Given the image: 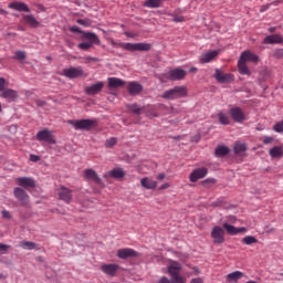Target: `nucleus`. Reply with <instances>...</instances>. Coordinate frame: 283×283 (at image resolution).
<instances>
[{
	"label": "nucleus",
	"instance_id": "nucleus-18",
	"mask_svg": "<svg viewBox=\"0 0 283 283\" xmlns=\"http://www.w3.org/2000/svg\"><path fill=\"white\" fill-rule=\"evenodd\" d=\"M17 182L24 189H34L36 187V182L30 177H20L17 179Z\"/></svg>",
	"mask_w": 283,
	"mask_h": 283
},
{
	"label": "nucleus",
	"instance_id": "nucleus-64",
	"mask_svg": "<svg viewBox=\"0 0 283 283\" xmlns=\"http://www.w3.org/2000/svg\"><path fill=\"white\" fill-rule=\"evenodd\" d=\"M126 36H134V34L129 33V32H126L125 33Z\"/></svg>",
	"mask_w": 283,
	"mask_h": 283
},
{
	"label": "nucleus",
	"instance_id": "nucleus-56",
	"mask_svg": "<svg viewBox=\"0 0 283 283\" xmlns=\"http://www.w3.org/2000/svg\"><path fill=\"white\" fill-rule=\"evenodd\" d=\"M158 283H171V281H170L168 277L163 276V277L158 281Z\"/></svg>",
	"mask_w": 283,
	"mask_h": 283
},
{
	"label": "nucleus",
	"instance_id": "nucleus-17",
	"mask_svg": "<svg viewBox=\"0 0 283 283\" xmlns=\"http://www.w3.org/2000/svg\"><path fill=\"white\" fill-rule=\"evenodd\" d=\"M0 96L1 98H6L8 103H14L19 98V93L12 88H4Z\"/></svg>",
	"mask_w": 283,
	"mask_h": 283
},
{
	"label": "nucleus",
	"instance_id": "nucleus-61",
	"mask_svg": "<svg viewBox=\"0 0 283 283\" xmlns=\"http://www.w3.org/2000/svg\"><path fill=\"white\" fill-rule=\"evenodd\" d=\"M157 180H165V174L161 172L157 176Z\"/></svg>",
	"mask_w": 283,
	"mask_h": 283
},
{
	"label": "nucleus",
	"instance_id": "nucleus-42",
	"mask_svg": "<svg viewBox=\"0 0 283 283\" xmlns=\"http://www.w3.org/2000/svg\"><path fill=\"white\" fill-rule=\"evenodd\" d=\"M117 143H118V139L116 137H111V138L106 139L105 147L107 149H112V147H114Z\"/></svg>",
	"mask_w": 283,
	"mask_h": 283
},
{
	"label": "nucleus",
	"instance_id": "nucleus-26",
	"mask_svg": "<svg viewBox=\"0 0 283 283\" xmlns=\"http://www.w3.org/2000/svg\"><path fill=\"white\" fill-rule=\"evenodd\" d=\"M143 92V86L138 82H130L128 84V93L132 96H136V94H140Z\"/></svg>",
	"mask_w": 283,
	"mask_h": 283
},
{
	"label": "nucleus",
	"instance_id": "nucleus-12",
	"mask_svg": "<svg viewBox=\"0 0 283 283\" xmlns=\"http://www.w3.org/2000/svg\"><path fill=\"white\" fill-rule=\"evenodd\" d=\"M214 78L218 83H233L235 76L231 73H223L221 70L216 69Z\"/></svg>",
	"mask_w": 283,
	"mask_h": 283
},
{
	"label": "nucleus",
	"instance_id": "nucleus-44",
	"mask_svg": "<svg viewBox=\"0 0 283 283\" xmlns=\"http://www.w3.org/2000/svg\"><path fill=\"white\" fill-rule=\"evenodd\" d=\"M273 130L276 132V134H283V120L276 123L273 126Z\"/></svg>",
	"mask_w": 283,
	"mask_h": 283
},
{
	"label": "nucleus",
	"instance_id": "nucleus-63",
	"mask_svg": "<svg viewBox=\"0 0 283 283\" xmlns=\"http://www.w3.org/2000/svg\"><path fill=\"white\" fill-rule=\"evenodd\" d=\"M280 4V1H274L271 3V6H279Z\"/></svg>",
	"mask_w": 283,
	"mask_h": 283
},
{
	"label": "nucleus",
	"instance_id": "nucleus-3",
	"mask_svg": "<svg viewBox=\"0 0 283 283\" xmlns=\"http://www.w3.org/2000/svg\"><path fill=\"white\" fill-rule=\"evenodd\" d=\"M82 39H85L87 42H81L77 45V48L80 50H83L84 52H87V50L94 48V45H101V39L94 32L83 33V38Z\"/></svg>",
	"mask_w": 283,
	"mask_h": 283
},
{
	"label": "nucleus",
	"instance_id": "nucleus-5",
	"mask_svg": "<svg viewBox=\"0 0 283 283\" xmlns=\"http://www.w3.org/2000/svg\"><path fill=\"white\" fill-rule=\"evenodd\" d=\"M36 140L49 143V145H56V139H54V134L52 130L44 128L36 133Z\"/></svg>",
	"mask_w": 283,
	"mask_h": 283
},
{
	"label": "nucleus",
	"instance_id": "nucleus-25",
	"mask_svg": "<svg viewBox=\"0 0 283 283\" xmlns=\"http://www.w3.org/2000/svg\"><path fill=\"white\" fill-rule=\"evenodd\" d=\"M140 185L144 189H156V187H158V181L145 177L140 179Z\"/></svg>",
	"mask_w": 283,
	"mask_h": 283
},
{
	"label": "nucleus",
	"instance_id": "nucleus-8",
	"mask_svg": "<svg viewBox=\"0 0 283 283\" xmlns=\"http://www.w3.org/2000/svg\"><path fill=\"white\" fill-rule=\"evenodd\" d=\"M83 74H85V72L83 71V67L78 66V67H70V69H64L63 70V76H65L66 78H81V76H83Z\"/></svg>",
	"mask_w": 283,
	"mask_h": 283
},
{
	"label": "nucleus",
	"instance_id": "nucleus-53",
	"mask_svg": "<svg viewBox=\"0 0 283 283\" xmlns=\"http://www.w3.org/2000/svg\"><path fill=\"white\" fill-rule=\"evenodd\" d=\"M85 61H86L85 63H96V61H98V59L92 57V56H86Z\"/></svg>",
	"mask_w": 283,
	"mask_h": 283
},
{
	"label": "nucleus",
	"instance_id": "nucleus-32",
	"mask_svg": "<svg viewBox=\"0 0 283 283\" xmlns=\"http://www.w3.org/2000/svg\"><path fill=\"white\" fill-rule=\"evenodd\" d=\"M238 67H239L240 74H243L247 76L251 75V71H249V67L247 66V62L244 60H241V57L238 61Z\"/></svg>",
	"mask_w": 283,
	"mask_h": 283
},
{
	"label": "nucleus",
	"instance_id": "nucleus-10",
	"mask_svg": "<svg viewBox=\"0 0 283 283\" xmlns=\"http://www.w3.org/2000/svg\"><path fill=\"white\" fill-rule=\"evenodd\" d=\"M101 271H103L105 275H108V277H116V273L120 271V265L116 263L102 264Z\"/></svg>",
	"mask_w": 283,
	"mask_h": 283
},
{
	"label": "nucleus",
	"instance_id": "nucleus-33",
	"mask_svg": "<svg viewBox=\"0 0 283 283\" xmlns=\"http://www.w3.org/2000/svg\"><path fill=\"white\" fill-rule=\"evenodd\" d=\"M271 158H282L283 148L280 146H275L269 150Z\"/></svg>",
	"mask_w": 283,
	"mask_h": 283
},
{
	"label": "nucleus",
	"instance_id": "nucleus-2",
	"mask_svg": "<svg viewBox=\"0 0 283 283\" xmlns=\"http://www.w3.org/2000/svg\"><path fill=\"white\" fill-rule=\"evenodd\" d=\"M187 96V86H175L163 93L161 98L166 101H176L178 98H185Z\"/></svg>",
	"mask_w": 283,
	"mask_h": 283
},
{
	"label": "nucleus",
	"instance_id": "nucleus-1",
	"mask_svg": "<svg viewBox=\"0 0 283 283\" xmlns=\"http://www.w3.org/2000/svg\"><path fill=\"white\" fill-rule=\"evenodd\" d=\"M111 45L114 48H122V50H127L128 52H149L151 50V44L149 43H129V42H116L111 41Z\"/></svg>",
	"mask_w": 283,
	"mask_h": 283
},
{
	"label": "nucleus",
	"instance_id": "nucleus-43",
	"mask_svg": "<svg viewBox=\"0 0 283 283\" xmlns=\"http://www.w3.org/2000/svg\"><path fill=\"white\" fill-rule=\"evenodd\" d=\"M76 23H78V25H84V28H90V25H92V20H90V19H77Z\"/></svg>",
	"mask_w": 283,
	"mask_h": 283
},
{
	"label": "nucleus",
	"instance_id": "nucleus-7",
	"mask_svg": "<svg viewBox=\"0 0 283 283\" xmlns=\"http://www.w3.org/2000/svg\"><path fill=\"white\" fill-rule=\"evenodd\" d=\"M187 76V71L181 69H174L165 74V78L168 81H182Z\"/></svg>",
	"mask_w": 283,
	"mask_h": 283
},
{
	"label": "nucleus",
	"instance_id": "nucleus-13",
	"mask_svg": "<svg viewBox=\"0 0 283 283\" xmlns=\"http://www.w3.org/2000/svg\"><path fill=\"white\" fill-rule=\"evenodd\" d=\"M57 196L59 200H63V202H65L66 205H70L72 202V199L74 198V196L72 195V190L63 186L57 189Z\"/></svg>",
	"mask_w": 283,
	"mask_h": 283
},
{
	"label": "nucleus",
	"instance_id": "nucleus-29",
	"mask_svg": "<svg viewBox=\"0 0 283 283\" xmlns=\"http://www.w3.org/2000/svg\"><path fill=\"white\" fill-rule=\"evenodd\" d=\"M125 85V81L118 77H108V87L116 90L118 87H123Z\"/></svg>",
	"mask_w": 283,
	"mask_h": 283
},
{
	"label": "nucleus",
	"instance_id": "nucleus-46",
	"mask_svg": "<svg viewBox=\"0 0 283 283\" xmlns=\"http://www.w3.org/2000/svg\"><path fill=\"white\" fill-rule=\"evenodd\" d=\"M70 32H75L76 34H82V36H83V33H86L85 31L81 30V28H78L76 25L71 27Z\"/></svg>",
	"mask_w": 283,
	"mask_h": 283
},
{
	"label": "nucleus",
	"instance_id": "nucleus-49",
	"mask_svg": "<svg viewBox=\"0 0 283 283\" xmlns=\"http://www.w3.org/2000/svg\"><path fill=\"white\" fill-rule=\"evenodd\" d=\"M2 218L10 220V218H12V214L8 210H2Z\"/></svg>",
	"mask_w": 283,
	"mask_h": 283
},
{
	"label": "nucleus",
	"instance_id": "nucleus-59",
	"mask_svg": "<svg viewBox=\"0 0 283 283\" xmlns=\"http://www.w3.org/2000/svg\"><path fill=\"white\" fill-rule=\"evenodd\" d=\"M169 184H163L160 187H159V191H163V190H165V189H169Z\"/></svg>",
	"mask_w": 283,
	"mask_h": 283
},
{
	"label": "nucleus",
	"instance_id": "nucleus-55",
	"mask_svg": "<svg viewBox=\"0 0 283 283\" xmlns=\"http://www.w3.org/2000/svg\"><path fill=\"white\" fill-rule=\"evenodd\" d=\"M211 207H222V199H219L211 203Z\"/></svg>",
	"mask_w": 283,
	"mask_h": 283
},
{
	"label": "nucleus",
	"instance_id": "nucleus-28",
	"mask_svg": "<svg viewBox=\"0 0 283 283\" xmlns=\"http://www.w3.org/2000/svg\"><path fill=\"white\" fill-rule=\"evenodd\" d=\"M242 277H244V273L241 271H234L227 275V282L237 283L239 280H242Z\"/></svg>",
	"mask_w": 283,
	"mask_h": 283
},
{
	"label": "nucleus",
	"instance_id": "nucleus-47",
	"mask_svg": "<svg viewBox=\"0 0 283 283\" xmlns=\"http://www.w3.org/2000/svg\"><path fill=\"white\" fill-rule=\"evenodd\" d=\"M172 21H175V23H182V21H185V17L172 14Z\"/></svg>",
	"mask_w": 283,
	"mask_h": 283
},
{
	"label": "nucleus",
	"instance_id": "nucleus-40",
	"mask_svg": "<svg viewBox=\"0 0 283 283\" xmlns=\"http://www.w3.org/2000/svg\"><path fill=\"white\" fill-rule=\"evenodd\" d=\"M22 249H28L29 251H33V249H36V243L32 241H23L21 243Z\"/></svg>",
	"mask_w": 283,
	"mask_h": 283
},
{
	"label": "nucleus",
	"instance_id": "nucleus-50",
	"mask_svg": "<svg viewBox=\"0 0 283 283\" xmlns=\"http://www.w3.org/2000/svg\"><path fill=\"white\" fill-rule=\"evenodd\" d=\"M6 90V78L0 77V92Z\"/></svg>",
	"mask_w": 283,
	"mask_h": 283
},
{
	"label": "nucleus",
	"instance_id": "nucleus-58",
	"mask_svg": "<svg viewBox=\"0 0 283 283\" xmlns=\"http://www.w3.org/2000/svg\"><path fill=\"white\" fill-rule=\"evenodd\" d=\"M269 8H271V4H264L261 7L260 12H266V10H269Z\"/></svg>",
	"mask_w": 283,
	"mask_h": 283
},
{
	"label": "nucleus",
	"instance_id": "nucleus-4",
	"mask_svg": "<svg viewBox=\"0 0 283 283\" xmlns=\"http://www.w3.org/2000/svg\"><path fill=\"white\" fill-rule=\"evenodd\" d=\"M69 125H72L74 129H81L84 132H90L93 127H96V119H70Z\"/></svg>",
	"mask_w": 283,
	"mask_h": 283
},
{
	"label": "nucleus",
	"instance_id": "nucleus-45",
	"mask_svg": "<svg viewBox=\"0 0 283 283\" xmlns=\"http://www.w3.org/2000/svg\"><path fill=\"white\" fill-rule=\"evenodd\" d=\"M172 283H187L180 274H177L175 276H171Z\"/></svg>",
	"mask_w": 283,
	"mask_h": 283
},
{
	"label": "nucleus",
	"instance_id": "nucleus-16",
	"mask_svg": "<svg viewBox=\"0 0 283 283\" xmlns=\"http://www.w3.org/2000/svg\"><path fill=\"white\" fill-rule=\"evenodd\" d=\"M209 170L206 167L197 168L190 174V182H198V180L205 178Z\"/></svg>",
	"mask_w": 283,
	"mask_h": 283
},
{
	"label": "nucleus",
	"instance_id": "nucleus-35",
	"mask_svg": "<svg viewBox=\"0 0 283 283\" xmlns=\"http://www.w3.org/2000/svg\"><path fill=\"white\" fill-rule=\"evenodd\" d=\"M233 149H234V154H237V155L244 154V151L247 150V144L237 142L234 144Z\"/></svg>",
	"mask_w": 283,
	"mask_h": 283
},
{
	"label": "nucleus",
	"instance_id": "nucleus-57",
	"mask_svg": "<svg viewBox=\"0 0 283 283\" xmlns=\"http://www.w3.org/2000/svg\"><path fill=\"white\" fill-rule=\"evenodd\" d=\"M275 56H277L279 59H282L283 57V49L275 51Z\"/></svg>",
	"mask_w": 283,
	"mask_h": 283
},
{
	"label": "nucleus",
	"instance_id": "nucleus-14",
	"mask_svg": "<svg viewBox=\"0 0 283 283\" xmlns=\"http://www.w3.org/2000/svg\"><path fill=\"white\" fill-rule=\"evenodd\" d=\"M138 256H139L138 252H136V250L132 248H124L117 251V258H119V260H127V258H138Z\"/></svg>",
	"mask_w": 283,
	"mask_h": 283
},
{
	"label": "nucleus",
	"instance_id": "nucleus-39",
	"mask_svg": "<svg viewBox=\"0 0 283 283\" xmlns=\"http://www.w3.org/2000/svg\"><path fill=\"white\" fill-rule=\"evenodd\" d=\"M242 242L243 244H248V245H251V244H258V240L253 235H247L242 239Z\"/></svg>",
	"mask_w": 283,
	"mask_h": 283
},
{
	"label": "nucleus",
	"instance_id": "nucleus-37",
	"mask_svg": "<svg viewBox=\"0 0 283 283\" xmlns=\"http://www.w3.org/2000/svg\"><path fill=\"white\" fill-rule=\"evenodd\" d=\"M229 154V147L227 146H219L216 148V156L222 157L228 156Z\"/></svg>",
	"mask_w": 283,
	"mask_h": 283
},
{
	"label": "nucleus",
	"instance_id": "nucleus-51",
	"mask_svg": "<svg viewBox=\"0 0 283 283\" xmlns=\"http://www.w3.org/2000/svg\"><path fill=\"white\" fill-rule=\"evenodd\" d=\"M31 163H39L41 160V157L39 155H30Z\"/></svg>",
	"mask_w": 283,
	"mask_h": 283
},
{
	"label": "nucleus",
	"instance_id": "nucleus-27",
	"mask_svg": "<svg viewBox=\"0 0 283 283\" xmlns=\"http://www.w3.org/2000/svg\"><path fill=\"white\" fill-rule=\"evenodd\" d=\"M181 270H182V266L178 262H172V264L168 266V273H169L170 277L180 275Z\"/></svg>",
	"mask_w": 283,
	"mask_h": 283
},
{
	"label": "nucleus",
	"instance_id": "nucleus-52",
	"mask_svg": "<svg viewBox=\"0 0 283 283\" xmlns=\"http://www.w3.org/2000/svg\"><path fill=\"white\" fill-rule=\"evenodd\" d=\"M35 105H38V107H45L46 103L43 99H35Z\"/></svg>",
	"mask_w": 283,
	"mask_h": 283
},
{
	"label": "nucleus",
	"instance_id": "nucleus-23",
	"mask_svg": "<svg viewBox=\"0 0 283 283\" xmlns=\"http://www.w3.org/2000/svg\"><path fill=\"white\" fill-rule=\"evenodd\" d=\"M223 229H226L227 233L229 235H238V233H244L247 231V228H235L234 226H231L229 223H223Z\"/></svg>",
	"mask_w": 283,
	"mask_h": 283
},
{
	"label": "nucleus",
	"instance_id": "nucleus-54",
	"mask_svg": "<svg viewBox=\"0 0 283 283\" xmlns=\"http://www.w3.org/2000/svg\"><path fill=\"white\" fill-rule=\"evenodd\" d=\"M8 249H10V245L0 243V251H3L4 253H8Z\"/></svg>",
	"mask_w": 283,
	"mask_h": 283
},
{
	"label": "nucleus",
	"instance_id": "nucleus-9",
	"mask_svg": "<svg viewBox=\"0 0 283 283\" xmlns=\"http://www.w3.org/2000/svg\"><path fill=\"white\" fill-rule=\"evenodd\" d=\"M229 114L234 123H244L247 120V115H244V112L239 106L232 107Z\"/></svg>",
	"mask_w": 283,
	"mask_h": 283
},
{
	"label": "nucleus",
	"instance_id": "nucleus-60",
	"mask_svg": "<svg viewBox=\"0 0 283 283\" xmlns=\"http://www.w3.org/2000/svg\"><path fill=\"white\" fill-rule=\"evenodd\" d=\"M190 283H203L202 279L198 277V279H192Z\"/></svg>",
	"mask_w": 283,
	"mask_h": 283
},
{
	"label": "nucleus",
	"instance_id": "nucleus-34",
	"mask_svg": "<svg viewBox=\"0 0 283 283\" xmlns=\"http://www.w3.org/2000/svg\"><path fill=\"white\" fill-rule=\"evenodd\" d=\"M217 117L220 125H231V119L229 118V115H227V113L219 112Z\"/></svg>",
	"mask_w": 283,
	"mask_h": 283
},
{
	"label": "nucleus",
	"instance_id": "nucleus-38",
	"mask_svg": "<svg viewBox=\"0 0 283 283\" xmlns=\"http://www.w3.org/2000/svg\"><path fill=\"white\" fill-rule=\"evenodd\" d=\"M144 6L146 8H160V0H146Z\"/></svg>",
	"mask_w": 283,
	"mask_h": 283
},
{
	"label": "nucleus",
	"instance_id": "nucleus-31",
	"mask_svg": "<svg viewBox=\"0 0 283 283\" xmlns=\"http://www.w3.org/2000/svg\"><path fill=\"white\" fill-rule=\"evenodd\" d=\"M23 21H25V23L31 28H39L40 25L39 20H36V18H34L32 14L23 15Z\"/></svg>",
	"mask_w": 283,
	"mask_h": 283
},
{
	"label": "nucleus",
	"instance_id": "nucleus-48",
	"mask_svg": "<svg viewBox=\"0 0 283 283\" xmlns=\"http://www.w3.org/2000/svg\"><path fill=\"white\" fill-rule=\"evenodd\" d=\"M273 140H275V139L271 136L263 137V144L264 145H271V143H273Z\"/></svg>",
	"mask_w": 283,
	"mask_h": 283
},
{
	"label": "nucleus",
	"instance_id": "nucleus-36",
	"mask_svg": "<svg viewBox=\"0 0 283 283\" xmlns=\"http://www.w3.org/2000/svg\"><path fill=\"white\" fill-rule=\"evenodd\" d=\"M127 109H129V112H132L133 114H136V116H138L143 113V111L145 108L139 107L138 104H129V105H127Z\"/></svg>",
	"mask_w": 283,
	"mask_h": 283
},
{
	"label": "nucleus",
	"instance_id": "nucleus-62",
	"mask_svg": "<svg viewBox=\"0 0 283 283\" xmlns=\"http://www.w3.org/2000/svg\"><path fill=\"white\" fill-rule=\"evenodd\" d=\"M189 72H190V73L198 72V69H197V67H191V69L189 70Z\"/></svg>",
	"mask_w": 283,
	"mask_h": 283
},
{
	"label": "nucleus",
	"instance_id": "nucleus-21",
	"mask_svg": "<svg viewBox=\"0 0 283 283\" xmlns=\"http://www.w3.org/2000/svg\"><path fill=\"white\" fill-rule=\"evenodd\" d=\"M218 54H220V51L218 50L209 51L200 55L199 61L200 63H211V61H213Z\"/></svg>",
	"mask_w": 283,
	"mask_h": 283
},
{
	"label": "nucleus",
	"instance_id": "nucleus-20",
	"mask_svg": "<svg viewBox=\"0 0 283 283\" xmlns=\"http://www.w3.org/2000/svg\"><path fill=\"white\" fill-rule=\"evenodd\" d=\"M280 43H283V36L280 34L268 35L263 39L264 45H273V44H280Z\"/></svg>",
	"mask_w": 283,
	"mask_h": 283
},
{
	"label": "nucleus",
	"instance_id": "nucleus-41",
	"mask_svg": "<svg viewBox=\"0 0 283 283\" xmlns=\"http://www.w3.org/2000/svg\"><path fill=\"white\" fill-rule=\"evenodd\" d=\"M13 59H15V61H25V59H28V54L25 51H17Z\"/></svg>",
	"mask_w": 283,
	"mask_h": 283
},
{
	"label": "nucleus",
	"instance_id": "nucleus-24",
	"mask_svg": "<svg viewBox=\"0 0 283 283\" xmlns=\"http://www.w3.org/2000/svg\"><path fill=\"white\" fill-rule=\"evenodd\" d=\"M240 59L247 63V61H250L251 63H258L260 61V57L258 54L251 52V51H245L241 53Z\"/></svg>",
	"mask_w": 283,
	"mask_h": 283
},
{
	"label": "nucleus",
	"instance_id": "nucleus-15",
	"mask_svg": "<svg viewBox=\"0 0 283 283\" xmlns=\"http://www.w3.org/2000/svg\"><path fill=\"white\" fill-rule=\"evenodd\" d=\"M103 87H105V83L96 82L91 86H86L85 93L88 94V96H95V94H101V92H103Z\"/></svg>",
	"mask_w": 283,
	"mask_h": 283
},
{
	"label": "nucleus",
	"instance_id": "nucleus-30",
	"mask_svg": "<svg viewBox=\"0 0 283 283\" xmlns=\"http://www.w3.org/2000/svg\"><path fill=\"white\" fill-rule=\"evenodd\" d=\"M111 178H115V180H123L125 178V170L123 168H114L109 171Z\"/></svg>",
	"mask_w": 283,
	"mask_h": 283
},
{
	"label": "nucleus",
	"instance_id": "nucleus-6",
	"mask_svg": "<svg viewBox=\"0 0 283 283\" xmlns=\"http://www.w3.org/2000/svg\"><path fill=\"white\" fill-rule=\"evenodd\" d=\"M13 195L14 198L20 202L21 207H28V205H30V196L22 188H14Z\"/></svg>",
	"mask_w": 283,
	"mask_h": 283
},
{
	"label": "nucleus",
	"instance_id": "nucleus-19",
	"mask_svg": "<svg viewBox=\"0 0 283 283\" xmlns=\"http://www.w3.org/2000/svg\"><path fill=\"white\" fill-rule=\"evenodd\" d=\"M84 177L86 180H93L96 185H103V179L98 177V174H96V170L88 168L84 170Z\"/></svg>",
	"mask_w": 283,
	"mask_h": 283
},
{
	"label": "nucleus",
	"instance_id": "nucleus-11",
	"mask_svg": "<svg viewBox=\"0 0 283 283\" xmlns=\"http://www.w3.org/2000/svg\"><path fill=\"white\" fill-rule=\"evenodd\" d=\"M211 238L214 244H224V229L216 226L212 228Z\"/></svg>",
	"mask_w": 283,
	"mask_h": 283
},
{
	"label": "nucleus",
	"instance_id": "nucleus-22",
	"mask_svg": "<svg viewBox=\"0 0 283 283\" xmlns=\"http://www.w3.org/2000/svg\"><path fill=\"white\" fill-rule=\"evenodd\" d=\"M8 8L10 10H17V12H30V7L25 2H11Z\"/></svg>",
	"mask_w": 283,
	"mask_h": 283
}]
</instances>
